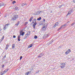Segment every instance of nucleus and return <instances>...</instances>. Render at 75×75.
<instances>
[{
	"label": "nucleus",
	"mask_w": 75,
	"mask_h": 75,
	"mask_svg": "<svg viewBox=\"0 0 75 75\" xmlns=\"http://www.w3.org/2000/svg\"><path fill=\"white\" fill-rule=\"evenodd\" d=\"M38 73V72H36V73Z\"/></svg>",
	"instance_id": "obj_46"
},
{
	"label": "nucleus",
	"mask_w": 75,
	"mask_h": 75,
	"mask_svg": "<svg viewBox=\"0 0 75 75\" xmlns=\"http://www.w3.org/2000/svg\"><path fill=\"white\" fill-rule=\"evenodd\" d=\"M33 18V17L32 16V17H31L29 20V21H30V22L31 21Z\"/></svg>",
	"instance_id": "obj_16"
},
{
	"label": "nucleus",
	"mask_w": 75,
	"mask_h": 75,
	"mask_svg": "<svg viewBox=\"0 0 75 75\" xmlns=\"http://www.w3.org/2000/svg\"><path fill=\"white\" fill-rule=\"evenodd\" d=\"M37 13H38V14H40V11H38Z\"/></svg>",
	"instance_id": "obj_37"
},
{
	"label": "nucleus",
	"mask_w": 75,
	"mask_h": 75,
	"mask_svg": "<svg viewBox=\"0 0 75 75\" xmlns=\"http://www.w3.org/2000/svg\"><path fill=\"white\" fill-rule=\"evenodd\" d=\"M74 24H75V23H73L71 24V25H74Z\"/></svg>",
	"instance_id": "obj_36"
},
{
	"label": "nucleus",
	"mask_w": 75,
	"mask_h": 75,
	"mask_svg": "<svg viewBox=\"0 0 75 75\" xmlns=\"http://www.w3.org/2000/svg\"><path fill=\"white\" fill-rule=\"evenodd\" d=\"M23 58V57L22 56H21L20 57V60H21V59H22V58Z\"/></svg>",
	"instance_id": "obj_29"
},
{
	"label": "nucleus",
	"mask_w": 75,
	"mask_h": 75,
	"mask_svg": "<svg viewBox=\"0 0 75 75\" xmlns=\"http://www.w3.org/2000/svg\"><path fill=\"white\" fill-rule=\"evenodd\" d=\"M33 47V44H31L28 46V48H31Z\"/></svg>",
	"instance_id": "obj_14"
},
{
	"label": "nucleus",
	"mask_w": 75,
	"mask_h": 75,
	"mask_svg": "<svg viewBox=\"0 0 75 75\" xmlns=\"http://www.w3.org/2000/svg\"><path fill=\"white\" fill-rule=\"evenodd\" d=\"M41 19V17H40V18L37 19V20L40 21Z\"/></svg>",
	"instance_id": "obj_21"
},
{
	"label": "nucleus",
	"mask_w": 75,
	"mask_h": 75,
	"mask_svg": "<svg viewBox=\"0 0 75 75\" xmlns=\"http://www.w3.org/2000/svg\"><path fill=\"white\" fill-rule=\"evenodd\" d=\"M19 24H20V22L18 21V22L16 24V25H17V26H18V25Z\"/></svg>",
	"instance_id": "obj_18"
},
{
	"label": "nucleus",
	"mask_w": 75,
	"mask_h": 75,
	"mask_svg": "<svg viewBox=\"0 0 75 75\" xmlns=\"http://www.w3.org/2000/svg\"><path fill=\"white\" fill-rule=\"evenodd\" d=\"M58 22H56L55 23V25L53 26V28H55L56 26H58Z\"/></svg>",
	"instance_id": "obj_6"
},
{
	"label": "nucleus",
	"mask_w": 75,
	"mask_h": 75,
	"mask_svg": "<svg viewBox=\"0 0 75 75\" xmlns=\"http://www.w3.org/2000/svg\"><path fill=\"white\" fill-rule=\"evenodd\" d=\"M27 24H28V22H25V25H26Z\"/></svg>",
	"instance_id": "obj_26"
},
{
	"label": "nucleus",
	"mask_w": 75,
	"mask_h": 75,
	"mask_svg": "<svg viewBox=\"0 0 75 75\" xmlns=\"http://www.w3.org/2000/svg\"><path fill=\"white\" fill-rule=\"evenodd\" d=\"M18 9V8L16 6L15 8V10H17Z\"/></svg>",
	"instance_id": "obj_25"
},
{
	"label": "nucleus",
	"mask_w": 75,
	"mask_h": 75,
	"mask_svg": "<svg viewBox=\"0 0 75 75\" xmlns=\"http://www.w3.org/2000/svg\"><path fill=\"white\" fill-rule=\"evenodd\" d=\"M0 13H1V12L0 11Z\"/></svg>",
	"instance_id": "obj_47"
},
{
	"label": "nucleus",
	"mask_w": 75,
	"mask_h": 75,
	"mask_svg": "<svg viewBox=\"0 0 75 75\" xmlns=\"http://www.w3.org/2000/svg\"><path fill=\"white\" fill-rule=\"evenodd\" d=\"M6 57V55H5L4 57V58H5Z\"/></svg>",
	"instance_id": "obj_34"
},
{
	"label": "nucleus",
	"mask_w": 75,
	"mask_h": 75,
	"mask_svg": "<svg viewBox=\"0 0 75 75\" xmlns=\"http://www.w3.org/2000/svg\"><path fill=\"white\" fill-rule=\"evenodd\" d=\"M1 28H0V33L1 31Z\"/></svg>",
	"instance_id": "obj_44"
},
{
	"label": "nucleus",
	"mask_w": 75,
	"mask_h": 75,
	"mask_svg": "<svg viewBox=\"0 0 75 75\" xmlns=\"http://www.w3.org/2000/svg\"><path fill=\"white\" fill-rule=\"evenodd\" d=\"M30 34V33L29 32H27V33L25 35V36L24 37V39H27V38H29V35Z\"/></svg>",
	"instance_id": "obj_3"
},
{
	"label": "nucleus",
	"mask_w": 75,
	"mask_h": 75,
	"mask_svg": "<svg viewBox=\"0 0 75 75\" xmlns=\"http://www.w3.org/2000/svg\"><path fill=\"white\" fill-rule=\"evenodd\" d=\"M29 72H28L27 73V74H28H28H29Z\"/></svg>",
	"instance_id": "obj_42"
},
{
	"label": "nucleus",
	"mask_w": 75,
	"mask_h": 75,
	"mask_svg": "<svg viewBox=\"0 0 75 75\" xmlns=\"http://www.w3.org/2000/svg\"><path fill=\"white\" fill-rule=\"evenodd\" d=\"M18 38H21V37H20V35H18Z\"/></svg>",
	"instance_id": "obj_28"
},
{
	"label": "nucleus",
	"mask_w": 75,
	"mask_h": 75,
	"mask_svg": "<svg viewBox=\"0 0 75 75\" xmlns=\"http://www.w3.org/2000/svg\"><path fill=\"white\" fill-rule=\"evenodd\" d=\"M25 33L24 32H23L22 33H21V35H22L23 36V35H24V34H25Z\"/></svg>",
	"instance_id": "obj_24"
},
{
	"label": "nucleus",
	"mask_w": 75,
	"mask_h": 75,
	"mask_svg": "<svg viewBox=\"0 0 75 75\" xmlns=\"http://www.w3.org/2000/svg\"><path fill=\"white\" fill-rule=\"evenodd\" d=\"M4 6V4L3 2H1L0 3V7L1 6Z\"/></svg>",
	"instance_id": "obj_10"
},
{
	"label": "nucleus",
	"mask_w": 75,
	"mask_h": 75,
	"mask_svg": "<svg viewBox=\"0 0 75 75\" xmlns=\"http://www.w3.org/2000/svg\"><path fill=\"white\" fill-rule=\"evenodd\" d=\"M27 3H25V5H27Z\"/></svg>",
	"instance_id": "obj_43"
},
{
	"label": "nucleus",
	"mask_w": 75,
	"mask_h": 75,
	"mask_svg": "<svg viewBox=\"0 0 75 75\" xmlns=\"http://www.w3.org/2000/svg\"><path fill=\"white\" fill-rule=\"evenodd\" d=\"M25 75H28L27 73H25Z\"/></svg>",
	"instance_id": "obj_45"
},
{
	"label": "nucleus",
	"mask_w": 75,
	"mask_h": 75,
	"mask_svg": "<svg viewBox=\"0 0 75 75\" xmlns=\"http://www.w3.org/2000/svg\"><path fill=\"white\" fill-rule=\"evenodd\" d=\"M71 14V11H69L68 12L67 14V15L66 16H68L69 15Z\"/></svg>",
	"instance_id": "obj_13"
},
{
	"label": "nucleus",
	"mask_w": 75,
	"mask_h": 75,
	"mask_svg": "<svg viewBox=\"0 0 75 75\" xmlns=\"http://www.w3.org/2000/svg\"><path fill=\"white\" fill-rule=\"evenodd\" d=\"M68 52L67 51L66 52H65V54H68Z\"/></svg>",
	"instance_id": "obj_32"
},
{
	"label": "nucleus",
	"mask_w": 75,
	"mask_h": 75,
	"mask_svg": "<svg viewBox=\"0 0 75 75\" xmlns=\"http://www.w3.org/2000/svg\"><path fill=\"white\" fill-rule=\"evenodd\" d=\"M12 49H14V48H15V44H12Z\"/></svg>",
	"instance_id": "obj_12"
},
{
	"label": "nucleus",
	"mask_w": 75,
	"mask_h": 75,
	"mask_svg": "<svg viewBox=\"0 0 75 75\" xmlns=\"http://www.w3.org/2000/svg\"><path fill=\"white\" fill-rule=\"evenodd\" d=\"M9 24H6L4 26L3 29L4 30H6L8 28V25Z\"/></svg>",
	"instance_id": "obj_5"
},
{
	"label": "nucleus",
	"mask_w": 75,
	"mask_h": 75,
	"mask_svg": "<svg viewBox=\"0 0 75 75\" xmlns=\"http://www.w3.org/2000/svg\"><path fill=\"white\" fill-rule=\"evenodd\" d=\"M73 2L74 3H75V0H73Z\"/></svg>",
	"instance_id": "obj_41"
},
{
	"label": "nucleus",
	"mask_w": 75,
	"mask_h": 75,
	"mask_svg": "<svg viewBox=\"0 0 75 75\" xmlns=\"http://www.w3.org/2000/svg\"><path fill=\"white\" fill-rule=\"evenodd\" d=\"M14 13H16V12H14Z\"/></svg>",
	"instance_id": "obj_48"
},
{
	"label": "nucleus",
	"mask_w": 75,
	"mask_h": 75,
	"mask_svg": "<svg viewBox=\"0 0 75 75\" xmlns=\"http://www.w3.org/2000/svg\"><path fill=\"white\" fill-rule=\"evenodd\" d=\"M25 5V4H22V7H23V6H24Z\"/></svg>",
	"instance_id": "obj_27"
},
{
	"label": "nucleus",
	"mask_w": 75,
	"mask_h": 75,
	"mask_svg": "<svg viewBox=\"0 0 75 75\" xmlns=\"http://www.w3.org/2000/svg\"><path fill=\"white\" fill-rule=\"evenodd\" d=\"M42 56H43V55H42V53L39 54L38 56V58L41 57H42Z\"/></svg>",
	"instance_id": "obj_9"
},
{
	"label": "nucleus",
	"mask_w": 75,
	"mask_h": 75,
	"mask_svg": "<svg viewBox=\"0 0 75 75\" xmlns=\"http://www.w3.org/2000/svg\"><path fill=\"white\" fill-rule=\"evenodd\" d=\"M51 13H52V11L51 12Z\"/></svg>",
	"instance_id": "obj_49"
},
{
	"label": "nucleus",
	"mask_w": 75,
	"mask_h": 75,
	"mask_svg": "<svg viewBox=\"0 0 75 75\" xmlns=\"http://www.w3.org/2000/svg\"><path fill=\"white\" fill-rule=\"evenodd\" d=\"M33 23L34 24L33 25V27L34 29H35V25H37V22H36V19H33Z\"/></svg>",
	"instance_id": "obj_1"
},
{
	"label": "nucleus",
	"mask_w": 75,
	"mask_h": 75,
	"mask_svg": "<svg viewBox=\"0 0 75 75\" xmlns=\"http://www.w3.org/2000/svg\"><path fill=\"white\" fill-rule=\"evenodd\" d=\"M64 27H65V26L64 25H62V26L60 27V28H59L58 29V31L61 30V29L62 28H64Z\"/></svg>",
	"instance_id": "obj_8"
},
{
	"label": "nucleus",
	"mask_w": 75,
	"mask_h": 75,
	"mask_svg": "<svg viewBox=\"0 0 75 75\" xmlns=\"http://www.w3.org/2000/svg\"><path fill=\"white\" fill-rule=\"evenodd\" d=\"M46 28H47V27H45V26H44L42 28V31H45L46 30Z\"/></svg>",
	"instance_id": "obj_7"
},
{
	"label": "nucleus",
	"mask_w": 75,
	"mask_h": 75,
	"mask_svg": "<svg viewBox=\"0 0 75 75\" xmlns=\"http://www.w3.org/2000/svg\"><path fill=\"white\" fill-rule=\"evenodd\" d=\"M60 64H61L60 67L61 68H64V67H65V63H61Z\"/></svg>",
	"instance_id": "obj_4"
},
{
	"label": "nucleus",
	"mask_w": 75,
	"mask_h": 75,
	"mask_svg": "<svg viewBox=\"0 0 75 75\" xmlns=\"http://www.w3.org/2000/svg\"><path fill=\"white\" fill-rule=\"evenodd\" d=\"M2 39H3V38H2Z\"/></svg>",
	"instance_id": "obj_50"
},
{
	"label": "nucleus",
	"mask_w": 75,
	"mask_h": 75,
	"mask_svg": "<svg viewBox=\"0 0 75 75\" xmlns=\"http://www.w3.org/2000/svg\"><path fill=\"white\" fill-rule=\"evenodd\" d=\"M61 7H62V6H61V5H60V6H59V8H61Z\"/></svg>",
	"instance_id": "obj_39"
},
{
	"label": "nucleus",
	"mask_w": 75,
	"mask_h": 75,
	"mask_svg": "<svg viewBox=\"0 0 75 75\" xmlns=\"http://www.w3.org/2000/svg\"><path fill=\"white\" fill-rule=\"evenodd\" d=\"M34 38H35V39H36V38H37V36L36 35H35V37H34Z\"/></svg>",
	"instance_id": "obj_22"
},
{
	"label": "nucleus",
	"mask_w": 75,
	"mask_h": 75,
	"mask_svg": "<svg viewBox=\"0 0 75 75\" xmlns=\"http://www.w3.org/2000/svg\"><path fill=\"white\" fill-rule=\"evenodd\" d=\"M67 52L69 53V52H71V50L70 49H69L67 50Z\"/></svg>",
	"instance_id": "obj_20"
},
{
	"label": "nucleus",
	"mask_w": 75,
	"mask_h": 75,
	"mask_svg": "<svg viewBox=\"0 0 75 75\" xmlns=\"http://www.w3.org/2000/svg\"><path fill=\"white\" fill-rule=\"evenodd\" d=\"M54 40L52 39L49 42V44H51V43H52V42H54Z\"/></svg>",
	"instance_id": "obj_15"
},
{
	"label": "nucleus",
	"mask_w": 75,
	"mask_h": 75,
	"mask_svg": "<svg viewBox=\"0 0 75 75\" xmlns=\"http://www.w3.org/2000/svg\"><path fill=\"white\" fill-rule=\"evenodd\" d=\"M8 46H9L8 45H6L5 50H7L8 49Z\"/></svg>",
	"instance_id": "obj_17"
},
{
	"label": "nucleus",
	"mask_w": 75,
	"mask_h": 75,
	"mask_svg": "<svg viewBox=\"0 0 75 75\" xmlns=\"http://www.w3.org/2000/svg\"><path fill=\"white\" fill-rule=\"evenodd\" d=\"M1 75H3L4 74H5V73L3 71V72L1 73Z\"/></svg>",
	"instance_id": "obj_19"
},
{
	"label": "nucleus",
	"mask_w": 75,
	"mask_h": 75,
	"mask_svg": "<svg viewBox=\"0 0 75 75\" xmlns=\"http://www.w3.org/2000/svg\"><path fill=\"white\" fill-rule=\"evenodd\" d=\"M16 3V2L15 1H14L12 2V4H14V3Z\"/></svg>",
	"instance_id": "obj_23"
},
{
	"label": "nucleus",
	"mask_w": 75,
	"mask_h": 75,
	"mask_svg": "<svg viewBox=\"0 0 75 75\" xmlns=\"http://www.w3.org/2000/svg\"><path fill=\"white\" fill-rule=\"evenodd\" d=\"M9 69H6V70H5L4 71V72L5 73H6V72H7L8 71V70Z\"/></svg>",
	"instance_id": "obj_11"
},
{
	"label": "nucleus",
	"mask_w": 75,
	"mask_h": 75,
	"mask_svg": "<svg viewBox=\"0 0 75 75\" xmlns=\"http://www.w3.org/2000/svg\"><path fill=\"white\" fill-rule=\"evenodd\" d=\"M13 38H16V37L15 35H13Z\"/></svg>",
	"instance_id": "obj_31"
},
{
	"label": "nucleus",
	"mask_w": 75,
	"mask_h": 75,
	"mask_svg": "<svg viewBox=\"0 0 75 75\" xmlns=\"http://www.w3.org/2000/svg\"><path fill=\"white\" fill-rule=\"evenodd\" d=\"M43 21L44 22H45V19H44L43 20Z\"/></svg>",
	"instance_id": "obj_38"
},
{
	"label": "nucleus",
	"mask_w": 75,
	"mask_h": 75,
	"mask_svg": "<svg viewBox=\"0 0 75 75\" xmlns=\"http://www.w3.org/2000/svg\"><path fill=\"white\" fill-rule=\"evenodd\" d=\"M40 13H42V11H39Z\"/></svg>",
	"instance_id": "obj_40"
},
{
	"label": "nucleus",
	"mask_w": 75,
	"mask_h": 75,
	"mask_svg": "<svg viewBox=\"0 0 75 75\" xmlns=\"http://www.w3.org/2000/svg\"><path fill=\"white\" fill-rule=\"evenodd\" d=\"M4 65L3 64L2 65V68H4Z\"/></svg>",
	"instance_id": "obj_30"
},
{
	"label": "nucleus",
	"mask_w": 75,
	"mask_h": 75,
	"mask_svg": "<svg viewBox=\"0 0 75 75\" xmlns=\"http://www.w3.org/2000/svg\"><path fill=\"white\" fill-rule=\"evenodd\" d=\"M18 16L16 14L14 15L12 17V20L13 21H14L16 20H17L18 18Z\"/></svg>",
	"instance_id": "obj_2"
},
{
	"label": "nucleus",
	"mask_w": 75,
	"mask_h": 75,
	"mask_svg": "<svg viewBox=\"0 0 75 75\" xmlns=\"http://www.w3.org/2000/svg\"><path fill=\"white\" fill-rule=\"evenodd\" d=\"M18 41H20V38H18Z\"/></svg>",
	"instance_id": "obj_33"
},
{
	"label": "nucleus",
	"mask_w": 75,
	"mask_h": 75,
	"mask_svg": "<svg viewBox=\"0 0 75 75\" xmlns=\"http://www.w3.org/2000/svg\"><path fill=\"white\" fill-rule=\"evenodd\" d=\"M63 25L65 27V26H67V24H65Z\"/></svg>",
	"instance_id": "obj_35"
}]
</instances>
